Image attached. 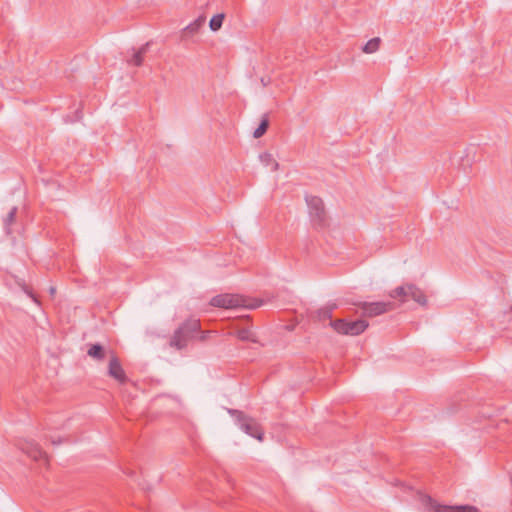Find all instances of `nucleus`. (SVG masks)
<instances>
[{
  "instance_id": "nucleus-1",
  "label": "nucleus",
  "mask_w": 512,
  "mask_h": 512,
  "mask_svg": "<svg viewBox=\"0 0 512 512\" xmlns=\"http://www.w3.org/2000/svg\"><path fill=\"white\" fill-rule=\"evenodd\" d=\"M201 328L198 319L190 318L183 322L175 331L170 339V346L178 350L187 347L190 340L194 339Z\"/></svg>"
},
{
  "instance_id": "nucleus-2",
  "label": "nucleus",
  "mask_w": 512,
  "mask_h": 512,
  "mask_svg": "<svg viewBox=\"0 0 512 512\" xmlns=\"http://www.w3.org/2000/svg\"><path fill=\"white\" fill-rule=\"evenodd\" d=\"M228 413L235 418L237 425L242 431L259 441L263 440V429L254 418L236 409H228Z\"/></svg>"
},
{
  "instance_id": "nucleus-3",
  "label": "nucleus",
  "mask_w": 512,
  "mask_h": 512,
  "mask_svg": "<svg viewBox=\"0 0 512 512\" xmlns=\"http://www.w3.org/2000/svg\"><path fill=\"white\" fill-rule=\"evenodd\" d=\"M210 305L213 307L235 309L240 307L245 308H256L260 306V303L251 304L247 302V299L237 294H219L214 296L210 300Z\"/></svg>"
},
{
  "instance_id": "nucleus-4",
  "label": "nucleus",
  "mask_w": 512,
  "mask_h": 512,
  "mask_svg": "<svg viewBox=\"0 0 512 512\" xmlns=\"http://www.w3.org/2000/svg\"><path fill=\"white\" fill-rule=\"evenodd\" d=\"M311 223L316 228H324L327 225V214L323 200L318 196L305 197Z\"/></svg>"
},
{
  "instance_id": "nucleus-5",
  "label": "nucleus",
  "mask_w": 512,
  "mask_h": 512,
  "mask_svg": "<svg viewBox=\"0 0 512 512\" xmlns=\"http://www.w3.org/2000/svg\"><path fill=\"white\" fill-rule=\"evenodd\" d=\"M368 322L364 319L355 321H346L345 319H337L330 322L333 329L343 335L357 336L363 333L368 327Z\"/></svg>"
},
{
  "instance_id": "nucleus-6",
  "label": "nucleus",
  "mask_w": 512,
  "mask_h": 512,
  "mask_svg": "<svg viewBox=\"0 0 512 512\" xmlns=\"http://www.w3.org/2000/svg\"><path fill=\"white\" fill-rule=\"evenodd\" d=\"M390 296L392 298H401L402 302L406 301L407 297H411L419 305H427V298L424 292L414 284L399 286L390 293Z\"/></svg>"
},
{
  "instance_id": "nucleus-7",
  "label": "nucleus",
  "mask_w": 512,
  "mask_h": 512,
  "mask_svg": "<svg viewBox=\"0 0 512 512\" xmlns=\"http://www.w3.org/2000/svg\"><path fill=\"white\" fill-rule=\"evenodd\" d=\"M425 506L428 508L430 512H480V510L476 506L472 505H441L430 496L426 497Z\"/></svg>"
},
{
  "instance_id": "nucleus-8",
  "label": "nucleus",
  "mask_w": 512,
  "mask_h": 512,
  "mask_svg": "<svg viewBox=\"0 0 512 512\" xmlns=\"http://www.w3.org/2000/svg\"><path fill=\"white\" fill-rule=\"evenodd\" d=\"M394 304L391 302H362L360 308L362 314L367 317H374L392 310Z\"/></svg>"
},
{
  "instance_id": "nucleus-9",
  "label": "nucleus",
  "mask_w": 512,
  "mask_h": 512,
  "mask_svg": "<svg viewBox=\"0 0 512 512\" xmlns=\"http://www.w3.org/2000/svg\"><path fill=\"white\" fill-rule=\"evenodd\" d=\"M108 374L110 377L114 378L121 384L126 383L128 380L118 357L114 355L112 352L108 365Z\"/></svg>"
},
{
  "instance_id": "nucleus-10",
  "label": "nucleus",
  "mask_w": 512,
  "mask_h": 512,
  "mask_svg": "<svg viewBox=\"0 0 512 512\" xmlns=\"http://www.w3.org/2000/svg\"><path fill=\"white\" fill-rule=\"evenodd\" d=\"M21 449L24 453H26L33 460H45L47 461L46 453L39 447V445L33 441L26 442L21 446Z\"/></svg>"
},
{
  "instance_id": "nucleus-11",
  "label": "nucleus",
  "mask_w": 512,
  "mask_h": 512,
  "mask_svg": "<svg viewBox=\"0 0 512 512\" xmlns=\"http://www.w3.org/2000/svg\"><path fill=\"white\" fill-rule=\"evenodd\" d=\"M205 21H206V17L201 15L197 19H195L192 23H190L185 28H183L181 31L182 40L197 34L200 31V29L203 27V25L205 24Z\"/></svg>"
},
{
  "instance_id": "nucleus-12",
  "label": "nucleus",
  "mask_w": 512,
  "mask_h": 512,
  "mask_svg": "<svg viewBox=\"0 0 512 512\" xmlns=\"http://www.w3.org/2000/svg\"><path fill=\"white\" fill-rule=\"evenodd\" d=\"M17 211L18 208L16 206L12 207L7 216L3 219V227L6 235H12L14 232L13 225L16 223Z\"/></svg>"
},
{
  "instance_id": "nucleus-13",
  "label": "nucleus",
  "mask_w": 512,
  "mask_h": 512,
  "mask_svg": "<svg viewBox=\"0 0 512 512\" xmlns=\"http://www.w3.org/2000/svg\"><path fill=\"white\" fill-rule=\"evenodd\" d=\"M87 355L97 361H102L106 358V350L104 346L99 343L89 344Z\"/></svg>"
},
{
  "instance_id": "nucleus-14",
  "label": "nucleus",
  "mask_w": 512,
  "mask_h": 512,
  "mask_svg": "<svg viewBox=\"0 0 512 512\" xmlns=\"http://www.w3.org/2000/svg\"><path fill=\"white\" fill-rule=\"evenodd\" d=\"M149 43H146L142 47H140L137 51H134L131 59L128 60V64L134 65V66H141L143 63L144 55L146 54L148 50Z\"/></svg>"
},
{
  "instance_id": "nucleus-15",
  "label": "nucleus",
  "mask_w": 512,
  "mask_h": 512,
  "mask_svg": "<svg viewBox=\"0 0 512 512\" xmlns=\"http://www.w3.org/2000/svg\"><path fill=\"white\" fill-rule=\"evenodd\" d=\"M336 305L333 304V305H328V306H325L323 308H320L318 311H317V318L319 321H325V320H330V322L332 321L331 318H332V312L333 310L335 309Z\"/></svg>"
},
{
  "instance_id": "nucleus-16",
  "label": "nucleus",
  "mask_w": 512,
  "mask_h": 512,
  "mask_svg": "<svg viewBox=\"0 0 512 512\" xmlns=\"http://www.w3.org/2000/svg\"><path fill=\"white\" fill-rule=\"evenodd\" d=\"M381 39L379 37H375L370 39L362 48V51L366 54H371L376 52L380 47Z\"/></svg>"
},
{
  "instance_id": "nucleus-17",
  "label": "nucleus",
  "mask_w": 512,
  "mask_h": 512,
  "mask_svg": "<svg viewBox=\"0 0 512 512\" xmlns=\"http://www.w3.org/2000/svg\"><path fill=\"white\" fill-rule=\"evenodd\" d=\"M260 160L265 166H270L271 171H276L279 167L278 162L273 158L272 154L268 152L261 154Z\"/></svg>"
},
{
  "instance_id": "nucleus-18",
  "label": "nucleus",
  "mask_w": 512,
  "mask_h": 512,
  "mask_svg": "<svg viewBox=\"0 0 512 512\" xmlns=\"http://www.w3.org/2000/svg\"><path fill=\"white\" fill-rule=\"evenodd\" d=\"M269 127V119L267 115H264V117L261 119L259 126L254 130L253 136L254 138H260L262 137L267 129Z\"/></svg>"
},
{
  "instance_id": "nucleus-19",
  "label": "nucleus",
  "mask_w": 512,
  "mask_h": 512,
  "mask_svg": "<svg viewBox=\"0 0 512 512\" xmlns=\"http://www.w3.org/2000/svg\"><path fill=\"white\" fill-rule=\"evenodd\" d=\"M225 15L223 13L214 15L209 22V27L212 31H218L223 24Z\"/></svg>"
},
{
  "instance_id": "nucleus-20",
  "label": "nucleus",
  "mask_w": 512,
  "mask_h": 512,
  "mask_svg": "<svg viewBox=\"0 0 512 512\" xmlns=\"http://www.w3.org/2000/svg\"><path fill=\"white\" fill-rule=\"evenodd\" d=\"M237 337L242 341L256 342L254 334L248 328H241L236 333Z\"/></svg>"
},
{
  "instance_id": "nucleus-21",
  "label": "nucleus",
  "mask_w": 512,
  "mask_h": 512,
  "mask_svg": "<svg viewBox=\"0 0 512 512\" xmlns=\"http://www.w3.org/2000/svg\"><path fill=\"white\" fill-rule=\"evenodd\" d=\"M17 284L22 288V290L37 304H39V300L37 296L33 293L29 286L25 284L23 280L17 281Z\"/></svg>"
},
{
  "instance_id": "nucleus-22",
  "label": "nucleus",
  "mask_w": 512,
  "mask_h": 512,
  "mask_svg": "<svg viewBox=\"0 0 512 512\" xmlns=\"http://www.w3.org/2000/svg\"><path fill=\"white\" fill-rule=\"evenodd\" d=\"M209 333H210L209 331L202 332V331L200 330V331H199V333H197V336H196V337H198V339H199L200 341H205V340L208 338V334H209Z\"/></svg>"
},
{
  "instance_id": "nucleus-23",
  "label": "nucleus",
  "mask_w": 512,
  "mask_h": 512,
  "mask_svg": "<svg viewBox=\"0 0 512 512\" xmlns=\"http://www.w3.org/2000/svg\"><path fill=\"white\" fill-rule=\"evenodd\" d=\"M56 292V289L54 287L50 288V293L53 295Z\"/></svg>"
},
{
  "instance_id": "nucleus-24",
  "label": "nucleus",
  "mask_w": 512,
  "mask_h": 512,
  "mask_svg": "<svg viewBox=\"0 0 512 512\" xmlns=\"http://www.w3.org/2000/svg\"><path fill=\"white\" fill-rule=\"evenodd\" d=\"M60 442H61L60 440H59L58 442H56V441H54V440H53V441H52V444H59Z\"/></svg>"
}]
</instances>
